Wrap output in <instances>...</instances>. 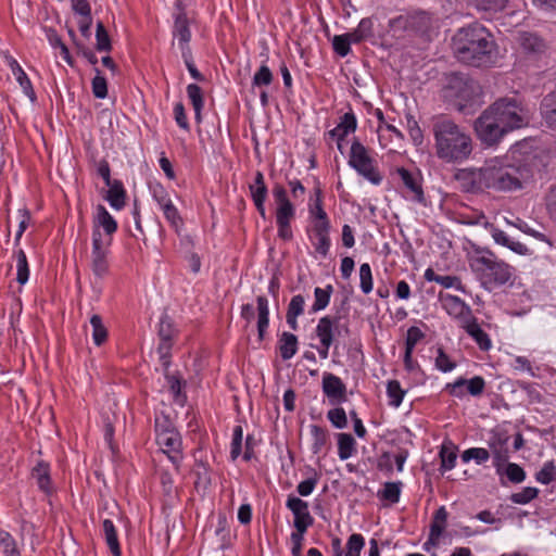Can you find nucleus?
Returning <instances> with one entry per match:
<instances>
[{
	"label": "nucleus",
	"instance_id": "nucleus-1",
	"mask_svg": "<svg viewBox=\"0 0 556 556\" xmlns=\"http://www.w3.org/2000/svg\"><path fill=\"white\" fill-rule=\"evenodd\" d=\"M552 163L548 155H527L523 162L510 163L507 157L488 161L481 168L463 169L456 178L467 191L493 189L503 192L521 190L532 178V166L546 167Z\"/></svg>",
	"mask_w": 556,
	"mask_h": 556
},
{
	"label": "nucleus",
	"instance_id": "nucleus-2",
	"mask_svg": "<svg viewBox=\"0 0 556 556\" xmlns=\"http://www.w3.org/2000/svg\"><path fill=\"white\" fill-rule=\"evenodd\" d=\"M529 112L515 98H500L488 106L475 122L480 139H501L515 129L528 126Z\"/></svg>",
	"mask_w": 556,
	"mask_h": 556
},
{
	"label": "nucleus",
	"instance_id": "nucleus-3",
	"mask_svg": "<svg viewBox=\"0 0 556 556\" xmlns=\"http://www.w3.org/2000/svg\"><path fill=\"white\" fill-rule=\"evenodd\" d=\"M452 49L459 62L477 67L488 66L496 58V43L491 33L477 23L456 31Z\"/></svg>",
	"mask_w": 556,
	"mask_h": 556
},
{
	"label": "nucleus",
	"instance_id": "nucleus-4",
	"mask_svg": "<svg viewBox=\"0 0 556 556\" xmlns=\"http://www.w3.org/2000/svg\"><path fill=\"white\" fill-rule=\"evenodd\" d=\"M470 268L486 290L507 283L514 275V268L490 251L472 257Z\"/></svg>",
	"mask_w": 556,
	"mask_h": 556
},
{
	"label": "nucleus",
	"instance_id": "nucleus-5",
	"mask_svg": "<svg viewBox=\"0 0 556 556\" xmlns=\"http://www.w3.org/2000/svg\"><path fill=\"white\" fill-rule=\"evenodd\" d=\"M444 96L458 111L466 112L481 104L482 88L467 74L453 73L447 77Z\"/></svg>",
	"mask_w": 556,
	"mask_h": 556
},
{
	"label": "nucleus",
	"instance_id": "nucleus-6",
	"mask_svg": "<svg viewBox=\"0 0 556 556\" xmlns=\"http://www.w3.org/2000/svg\"><path fill=\"white\" fill-rule=\"evenodd\" d=\"M155 440L162 453L178 469L182 460L181 437L167 419H156Z\"/></svg>",
	"mask_w": 556,
	"mask_h": 556
},
{
	"label": "nucleus",
	"instance_id": "nucleus-7",
	"mask_svg": "<svg viewBox=\"0 0 556 556\" xmlns=\"http://www.w3.org/2000/svg\"><path fill=\"white\" fill-rule=\"evenodd\" d=\"M273 197L276 203L278 237L285 241H289L293 237L291 222L295 217V206L289 200L287 190L282 186L274 187Z\"/></svg>",
	"mask_w": 556,
	"mask_h": 556
},
{
	"label": "nucleus",
	"instance_id": "nucleus-8",
	"mask_svg": "<svg viewBox=\"0 0 556 556\" xmlns=\"http://www.w3.org/2000/svg\"><path fill=\"white\" fill-rule=\"evenodd\" d=\"M349 164L365 179L372 185H380L382 181L381 175L377 172L374 160L368 154L367 149L359 142L353 141L350 148Z\"/></svg>",
	"mask_w": 556,
	"mask_h": 556
},
{
	"label": "nucleus",
	"instance_id": "nucleus-9",
	"mask_svg": "<svg viewBox=\"0 0 556 556\" xmlns=\"http://www.w3.org/2000/svg\"><path fill=\"white\" fill-rule=\"evenodd\" d=\"M153 201L163 212L165 219L172 227L178 229L182 225V219L177 207L174 205L169 192L161 184H152L149 187Z\"/></svg>",
	"mask_w": 556,
	"mask_h": 556
},
{
	"label": "nucleus",
	"instance_id": "nucleus-10",
	"mask_svg": "<svg viewBox=\"0 0 556 556\" xmlns=\"http://www.w3.org/2000/svg\"><path fill=\"white\" fill-rule=\"evenodd\" d=\"M508 441L509 437L498 431L492 432L488 441L490 457L492 456L493 466L500 477L503 476L504 466L509 458Z\"/></svg>",
	"mask_w": 556,
	"mask_h": 556
},
{
	"label": "nucleus",
	"instance_id": "nucleus-11",
	"mask_svg": "<svg viewBox=\"0 0 556 556\" xmlns=\"http://www.w3.org/2000/svg\"><path fill=\"white\" fill-rule=\"evenodd\" d=\"M440 302L446 314L456 320L459 327H462L475 316L471 307L456 295H452L450 293H441Z\"/></svg>",
	"mask_w": 556,
	"mask_h": 556
},
{
	"label": "nucleus",
	"instance_id": "nucleus-12",
	"mask_svg": "<svg viewBox=\"0 0 556 556\" xmlns=\"http://www.w3.org/2000/svg\"><path fill=\"white\" fill-rule=\"evenodd\" d=\"M108 245L102 240V235L98 230L92 231V250H91V269L98 278H103L109 271L108 263Z\"/></svg>",
	"mask_w": 556,
	"mask_h": 556
},
{
	"label": "nucleus",
	"instance_id": "nucleus-13",
	"mask_svg": "<svg viewBox=\"0 0 556 556\" xmlns=\"http://www.w3.org/2000/svg\"><path fill=\"white\" fill-rule=\"evenodd\" d=\"M336 329L337 319L330 316H324L317 323L315 333L319 340V345L316 346V350L321 359L328 358L329 349L333 343Z\"/></svg>",
	"mask_w": 556,
	"mask_h": 556
},
{
	"label": "nucleus",
	"instance_id": "nucleus-14",
	"mask_svg": "<svg viewBox=\"0 0 556 556\" xmlns=\"http://www.w3.org/2000/svg\"><path fill=\"white\" fill-rule=\"evenodd\" d=\"M471 151V141H437V154L446 162H462Z\"/></svg>",
	"mask_w": 556,
	"mask_h": 556
},
{
	"label": "nucleus",
	"instance_id": "nucleus-15",
	"mask_svg": "<svg viewBox=\"0 0 556 556\" xmlns=\"http://www.w3.org/2000/svg\"><path fill=\"white\" fill-rule=\"evenodd\" d=\"M485 381L480 376H475L471 379L458 378L453 383H447L445 389L450 394L457 399H463L466 394L471 396H479L483 393Z\"/></svg>",
	"mask_w": 556,
	"mask_h": 556
},
{
	"label": "nucleus",
	"instance_id": "nucleus-16",
	"mask_svg": "<svg viewBox=\"0 0 556 556\" xmlns=\"http://www.w3.org/2000/svg\"><path fill=\"white\" fill-rule=\"evenodd\" d=\"M286 506L294 516L293 527L295 530L306 532L307 529L314 523V518L309 513L307 502L296 496H288Z\"/></svg>",
	"mask_w": 556,
	"mask_h": 556
},
{
	"label": "nucleus",
	"instance_id": "nucleus-17",
	"mask_svg": "<svg viewBox=\"0 0 556 556\" xmlns=\"http://www.w3.org/2000/svg\"><path fill=\"white\" fill-rule=\"evenodd\" d=\"M321 389L331 405H340L346 401V387L340 377L324 372Z\"/></svg>",
	"mask_w": 556,
	"mask_h": 556
},
{
	"label": "nucleus",
	"instance_id": "nucleus-18",
	"mask_svg": "<svg viewBox=\"0 0 556 556\" xmlns=\"http://www.w3.org/2000/svg\"><path fill=\"white\" fill-rule=\"evenodd\" d=\"M403 185L405 186L407 193L405 198L417 202L422 203L425 200L424 190L421 187V178L418 174L412 173L404 167H400L396 169Z\"/></svg>",
	"mask_w": 556,
	"mask_h": 556
},
{
	"label": "nucleus",
	"instance_id": "nucleus-19",
	"mask_svg": "<svg viewBox=\"0 0 556 556\" xmlns=\"http://www.w3.org/2000/svg\"><path fill=\"white\" fill-rule=\"evenodd\" d=\"M432 131L435 139H468L460 127L445 116L433 118Z\"/></svg>",
	"mask_w": 556,
	"mask_h": 556
},
{
	"label": "nucleus",
	"instance_id": "nucleus-20",
	"mask_svg": "<svg viewBox=\"0 0 556 556\" xmlns=\"http://www.w3.org/2000/svg\"><path fill=\"white\" fill-rule=\"evenodd\" d=\"M177 7L180 12L175 16L173 35L178 41L180 52L184 53L186 51H191L189 47L191 31L189 28V21L180 7V2L177 3Z\"/></svg>",
	"mask_w": 556,
	"mask_h": 556
},
{
	"label": "nucleus",
	"instance_id": "nucleus-21",
	"mask_svg": "<svg viewBox=\"0 0 556 556\" xmlns=\"http://www.w3.org/2000/svg\"><path fill=\"white\" fill-rule=\"evenodd\" d=\"M490 233L496 244L505 247L518 255L531 254V250L526 244L509 237L504 230L491 226Z\"/></svg>",
	"mask_w": 556,
	"mask_h": 556
},
{
	"label": "nucleus",
	"instance_id": "nucleus-22",
	"mask_svg": "<svg viewBox=\"0 0 556 556\" xmlns=\"http://www.w3.org/2000/svg\"><path fill=\"white\" fill-rule=\"evenodd\" d=\"M250 192L257 212L263 218H266L265 201L267 187L264 181V175L261 172H256L254 182L250 185Z\"/></svg>",
	"mask_w": 556,
	"mask_h": 556
},
{
	"label": "nucleus",
	"instance_id": "nucleus-23",
	"mask_svg": "<svg viewBox=\"0 0 556 556\" xmlns=\"http://www.w3.org/2000/svg\"><path fill=\"white\" fill-rule=\"evenodd\" d=\"M460 328H463L466 333L478 344L480 350L489 351L491 349V339L488 333L480 327L475 316Z\"/></svg>",
	"mask_w": 556,
	"mask_h": 556
},
{
	"label": "nucleus",
	"instance_id": "nucleus-24",
	"mask_svg": "<svg viewBox=\"0 0 556 556\" xmlns=\"http://www.w3.org/2000/svg\"><path fill=\"white\" fill-rule=\"evenodd\" d=\"M100 228L105 235L112 236L117 230V223L103 205H98L93 216V231Z\"/></svg>",
	"mask_w": 556,
	"mask_h": 556
},
{
	"label": "nucleus",
	"instance_id": "nucleus-25",
	"mask_svg": "<svg viewBox=\"0 0 556 556\" xmlns=\"http://www.w3.org/2000/svg\"><path fill=\"white\" fill-rule=\"evenodd\" d=\"M517 40L522 50L529 54H541L546 49L545 41L533 33L521 31Z\"/></svg>",
	"mask_w": 556,
	"mask_h": 556
},
{
	"label": "nucleus",
	"instance_id": "nucleus-26",
	"mask_svg": "<svg viewBox=\"0 0 556 556\" xmlns=\"http://www.w3.org/2000/svg\"><path fill=\"white\" fill-rule=\"evenodd\" d=\"M424 276L427 281H434L445 289H455L466 293V289L457 276L438 275L432 268H427Z\"/></svg>",
	"mask_w": 556,
	"mask_h": 556
},
{
	"label": "nucleus",
	"instance_id": "nucleus-27",
	"mask_svg": "<svg viewBox=\"0 0 556 556\" xmlns=\"http://www.w3.org/2000/svg\"><path fill=\"white\" fill-rule=\"evenodd\" d=\"M356 117L353 112H348L340 116L337 126L330 130V136L334 139H344L356 129Z\"/></svg>",
	"mask_w": 556,
	"mask_h": 556
},
{
	"label": "nucleus",
	"instance_id": "nucleus-28",
	"mask_svg": "<svg viewBox=\"0 0 556 556\" xmlns=\"http://www.w3.org/2000/svg\"><path fill=\"white\" fill-rule=\"evenodd\" d=\"M541 113L546 126L556 130V89L543 98Z\"/></svg>",
	"mask_w": 556,
	"mask_h": 556
},
{
	"label": "nucleus",
	"instance_id": "nucleus-29",
	"mask_svg": "<svg viewBox=\"0 0 556 556\" xmlns=\"http://www.w3.org/2000/svg\"><path fill=\"white\" fill-rule=\"evenodd\" d=\"M431 15L427 11L415 10L405 17V26L416 31H425L431 26Z\"/></svg>",
	"mask_w": 556,
	"mask_h": 556
},
{
	"label": "nucleus",
	"instance_id": "nucleus-30",
	"mask_svg": "<svg viewBox=\"0 0 556 556\" xmlns=\"http://www.w3.org/2000/svg\"><path fill=\"white\" fill-rule=\"evenodd\" d=\"M102 534L105 543L113 556H121V545L118 542L117 530L110 519H103L102 521Z\"/></svg>",
	"mask_w": 556,
	"mask_h": 556
},
{
	"label": "nucleus",
	"instance_id": "nucleus-31",
	"mask_svg": "<svg viewBox=\"0 0 556 556\" xmlns=\"http://www.w3.org/2000/svg\"><path fill=\"white\" fill-rule=\"evenodd\" d=\"M108 186V192L105 195V200L110 203V205L116 210L121 211L125 206V190L121 181L113 180Z\"/></svg>",
	"mask_w": 556,
	"mask_h": 556
},
{
	"label": "nucleus",
	"instance_id": "nucleus-32",
	"mask_svg": "<svg viewBox=\"0 0 556 556\" xmlns=\"http://www.w3.org/2000/svg\"><path fill=\"white\" fill-rule=\"evenodd\" d=\"M447 517L448 514L444 506H441L435 510L429 529V534L432 536V541L437 539L441 540L443 538Z\"/></svg>",
	"mask_w": 556,
	"mask_h": 556
},
{
	"label": "nucleus",
	"instance_id": "nucleus-33",
	"mask_svg": "<svg viewBox=\"0 0 556 556\" xmlns=\"http://www.w3.org/2000/svg\"><path fill=\"white\" fill-rule=\"evenodd\" d=\"M257 332L260 340L264 339L265 332L269 325V306L268 300L261 295L257 296Z\"/></svg>",
	"mask_w": 556,
	"mask_h": 556
},
{
	"label": "nucleus",
	"instance_id": "nucleus-34",
	"mask_svg": "<svg viewBox=\"0 0 556 556\" xmlns=\"http://www.w3.org/2000/svg\"><path fill=\"white\" fill-rule=\"evenodd\" d=\"M338 456L341 460L351 458L356 453V441L350 433H338Z\"/></svg>",
	"mask_w": 556,
	"mask_h": 556
},
{
	"label": "nucleus",
	"instance_id": "nucleus-35",
	"mask_svg": "<svg viewBox=\"0 0 556 556\" xmlns=\"http://www.w3.org/2000/svg\"><path fill=\"white\" fill-rule=\"evenodd\" d=\"M279 351L282 359L292 358L298 352V338L293 333L283 332L279 339Z\"/></svg>",
	"mask_w": 556,
	"mask_h": 556
},
{
	"label": "nucleus",
	"instance_id": "nucleus-36",
	"mask_svg": "<svg viewBox=\"0 0 556 556\" xmlns=\"http://www.w3.org/2000/svg\"><path fill=\"white\" fill-rule=\"evenodd\" d=\"M439 455L441 458L440 469L442 471L452 470L455 467L457 459V448L453 443H443Z\"/></svg>",
	"mask_w": 556,
	"mask_h": 556
},
{
	"label": "nucleus",
	"instance_id": "nucleus-37",
	"mask_svg": "<svg viewBox=\"0 0 556 556\" xmlns=\"http://www.w3.org/2000/svg\"><path fill=\"white\" fill-rule=\"evenodd\" d=\"M332 292L333 288L331 285H328L325 288L316 287L314 290V303L311 311L313 313H317L325 309L329 305Z\"/></svg>",
	"mask_w": 556,
	"mask_h": 556
},
{
	"label": "nucleus",
	"instance_id": "nucleus-38",
	"mask_svg": "<svg viewBox=\"0 0 556 556\" xmlns=\"http://www.w3.org/2000/svg\"><path fill=\"white\" fill-rule=\"evenodd\" d=\"M309 433L312 438L311 450L314 454H319L328 441V432L317 425H311Z\"/></svg>",
	"mask_w": 556,
	"mask_h": 556
},
{
	"label": "nucleus",
	"instance_id": "nucleus-39",
	"mask_svg": "<svg viewBox=\"0 0 556 556\" xmlns=\"http://www.w3.org/2000/svg\"><path fill=\"white\" fill-rule=\"evenodd\" d=\"M406 394V391L401 387V383L397 380H390L387 383V396L388 404L394 408L400 407L403 402V399Z\"/></svg>",
	"mask_w": 556,
	"mask_h": 556
},
{
	"label": "nucleus",
	"instance_id": "nucleus-40",
	"mask_svg": "<svg viewBox=\"0 0 556 556\" xmlns=\"http://www.w3.org/2000/svg\"><path fill=\"white\" fill-rule=\"evenodd\" d=\"M90 326L92 329V340L96 345H101L103 342L106 341L108 338V329L103 324V320L101 316L98 314H93L90 317Z\"/></svg>",
	"mask_w": 556,
	"mask_h": 556
},
{
	"label": "nucleus",
	"instance_id": "nucleus-41",
	"mask_svg": "<svg viewBox=\"0 0 556 556\" xmlns=\"http://www.w3.org/2000/svg\"><path fill=\"white\" fill-rule=\"evenodd\" d=\"M33 478L36 479L39 489L46 493L51 491V482L49 476V466L45 463H38L33 469Z\"/></svg>",
	"mask_w": 556,
	"mask_h": 556
},
{
	"label": "nucleus",
	"instance_id": "nucleus-42",
	"mask_svg": "<svg viewBox=\"0 0 556 556\" xmlns=\"http://www.w3.org/2000/svg\"><path fill=\"white\" fill-rule=\"evenodd\" d=\"M504 220L507 225L519 229L521 232H523L528 236H531V237L535 238L536 240H540L542 242H549L547 237L543 232L534 229L533 227H531L527 222L522 220L521 218H516L515 220H510L509 218L505 217Z\"/></svg>",
	"mask_w": 556,
	"mask_h": 556
},
{
	"label": "nucleus",
	"instance_id": "nucleus-43",
	"mask_svg": "<svg viewBox=\"0 0 556 556\" xmlns=\"http://www.w3.org/2000/svg\"><path fill=\"white\" fill-rule=\"evenodd\" d=\"M16 261V280L21 285H25L29 278V269L26 254L23 250H17L14 254Z\"/></svg>",
	"mask_w": 556,
	"mask_h": 556
},
{
	"label": "nucleus",
	"instance_id": "nucleus-44",
	"mask_svg": "<svg viewBox=\"0 0 556 556\" xmlns=\"http://www.w3.org/2000/svg\"><path fill=\"white\" fill-rule=\"evenodd\" d=\"M7 61L8 65L12 71V74L15 76L16 80L18 81L20 86L24 89V91L28 92V90H31V83L27 77L26 73L21 67V65L17 63V61L12 56H9Z\"/></svg>",
	"mask_w": 556,
	"mask_h": 556
},
{
	"label": "nucleus",
	"instance_id": "nucleus-45",
	"mask_svg": "<svg viewBox=\"0 0 556 556\" xmlns=\"http://www.w3.org/2000/svg\"><path fill=\"white\" fill-rule=\"evenodd\" d=\"M490 458V452L483 447H470L465 450L462 454V460L464 463H469L470 460H475L476 464L482 465L488 462Z\"/></svg>",
	"mask_w": 556,
	"mask_h": 556
},
{
	"label": "nucleus",
	"instance_id": "nucleus-46",
	"mask_svg": "<svg viewBox=\"0 0 556 556\" xmlns=\"http://www.w3.org/2000/svg\"><path fill=\"white\" fill-rule=\"evenodd\" d=\"M187 94L193 106L195 118L199 119L203 108L202 89L195 84H190L187 86Z\"/></svg>",
	"mask_w": 556,
	"mask_h": 556
},
{
	"label": "nucleus",
	"instance_id": "nucleus-47",
	"mask_svg": "<svg viewBox=\"0 0 556 556\" xmlns=\"http://www.w3.org/2000/svg\"><path fill=\"white\" fill-rule=\"evenodd\" d=\"M0 548L4 556H21L14 538L7 531L0 530Z\"/></svg>",
	"mask_w": 556,
	"mask_h": 556
},
{
	"label": "nucleus",
	"instance_id": "nucleus-48",
	"mask_svg": "<svg viewBox=\"0 0 556 556\" xmlns=\"http://www.w3.org/2000/svg\"><path fill=\"white\" fill-rule=\"evenodd\" d=\"M402 491V482H387L383 485V489L380 491V496L383 500L389 501L392 504H395L400 501Z\"/></svg>",
	"mask_w": 556,
	"mask_h": 556
},
{
	"label": "nucleus",
	"instance_id": "nucleus-49",
	"mask_svg": "<svg viewBox=\"0 0 556 556\" xmlns=\"http://www.w3.org/2000/svg\"><path fill=\"white\" fill-rule=\"evenodd\" d=\"M168 388L176 403L184 405L186 396L181 393L182 381L175 375H165Z\"/></svg>",
	"mask_w": 556,
	"mask_h": 556
},
{
	"label": "nucleus",
	"instance_id": "nucleus-50",
	"mask_svg": "<svg viewBox=\"0 0 556 556\" xmlns=\"http://www.w3.org/2000/svg\"><path fill=\"white\" fill-rule=\"evenodd\" d=\"M539 495V490L534 486H526L521 491L513 493L509 497L511 503L526 505Z\"/></svg>",
	"mask_w": 556,
	"mask_h": 556
},
{
	"label": "nucleus",
	"instance_id": "nucleus-51",
	"mask_svg": "<svg viewBox=\"0 0 556 556\" xmlns=\"http://www.w3.org/2000/svg\"><path fill=\"white\" fill-rule=\"evenodd\" d=\"M556 478V465L553 460L543 464L535 473V480L541 484H549Z\"/></svg>",
	"mask_w": 556,
	"mask_h": 556
},
{
	"label": "nucleus",
	"instance_id": "nucleus-52",
	"mask_svg": "<svg viewBox=\"0 0 556 556\" xmlns=\"http://www.w3.org/2000/svg\"><path fill=\"white\" fill-rule=\"evenodd\" d=\"M506 476L507 479L513 483H521L526 480V471L521 466L515 463H506L504 466L503 476Z\"/></svg>",
	"mask_w": 556,
	"mask_h": 556
},
{
	"label": "nucleus",
	"instance_id": "nucleus-53",
	"mask_svg": "<svg viewBox=\"0 0 556 556\" xmlns=\"http://www.w3.org/2000/svg\"><path fill=\"white\" fill-rule=\"evenodd\" d=\"M359 287L363 293L368 294L372 291V274L368 263H364L359 266Z\"/></svg>",
	"mask_w": 556,
	"mask_h": 556
},
{
	"label": "nucleus",
	"instance_id": "nucleus-54",
	"mask_svg": "<svg viewBox=\"0 0 556 556\" xmlns=\"http://www.w3.org/2000/svg\"><path fill=\"white\" fill-rule=\"evenodd\" d=\"M327 418L336 429H344L348 427L346 413L342 407H334L327 412Z\"/></svg>",
	"mask_w": 556,
	"mask_h": 556
},
{
	"label": "nucleus",
	"instance_id": "nucleus-55",
	"mask_svg": "<svg viewBox=\"0 0 556 556\" xmlns=\"http://www.w3.org/2000/svg\"><path fill=\"white\" fill-rule=\"evenodd\" d=\"M311 241H312V244H313L316 253H318L323 257L327 256V254L329 252V248H330L329 233H320V235L312 233Z\"/></svg>",
	"mask_w": 556,
	"mask_h": 556
},
{
	"label": "nucleus",
	"instance_id": "nucleus-56",
	"mask_svg": "<svg viewBox=\"0 0 556 556\" xmlns=\"http://www.w3.org/2000/svg\"><path fill=\"white\" fill-rule=\"evenodd\" d=\"M96 40V49L99 52L111 50V40L102 22L97 24Z\"/></svg>",
	"mask_w": 556,
	"mask_h": 556
},
{
	"label": "nucleus",
	"instance_id": "nucleus-57",
	"mask_svg": "<svg viewBox=\"0 0 556 556\" xmlns=\"http://www.w3.org/2000/svg\"><path fill=\"white\" fill-rule=\"evenodd\" d=\"M312 471H313V475L311 477H308L307 479L301 481L296 486V492L301 496L305 497V496L311 495L314 492L316 485L318 484L319 476L315 470H312Z\"/></svg>",
	"mask_w": 556,
	"mask_h": 556
},
{
	"label": "nucleus",
	"instance_id": "nucleus-58",
	"mask_svg": "<svg viewBox=\"0 0 556 556\" xmlns=\"http://www.w3.org/2000/svg\"><path fill=\"white\" fill-rule=\"evenodd\" d=\"M273 73L269 70V67L265 64H263L258 71L254 74L252 85L253 87H263L268 86L273 81Z\"/></svg>",
	"mask_w": 556,
	"mask_h": 556
},
{
	"label": "nucleus",
	"instance_id": "nucleus-59",
	"mask_svg": "<svg viewBox=\"0 0 556 556\" xmlns=\"http://www.w3.org/2000/svg\"><path fill=\"white\" fill-rule=\"evenodd\" d=\"M365 545V539L362 534H352L346 543L348 551L345 556H361V552Z\"/></svg>",
	"mask_w": 556,
	"mask_h": 556
},
{
	"label": "nucleus",
	"instance_id": "nucleus-60",
	"mask_svg": "<svg viewBox=\"0 0 556 556\" xmlns=\"http://www.w3.org/2000/svg\"><path fill=\"white\" fill-rule=\"evenodd\" d=\"M435 368L442 372H450L456 367V363L442 350L438 349L434 361Z\"/></svg>",
	"mask_w": 556,
	"mask_h": 556
},
{
	"label": "nucleus",
	"instance_id": "nucleus-61",
	"mask_svg": "<svg viewBox=\"0 0 556 556\" xmlns=\"http://www.w3.org/2000/svg\"><path fill=\"white\" fill-rule=\"evenodd\" d=\"M243 440V430L241 426H236L232 431V440L230 445V457L232 460L237 459L241 454Z\"/></svg>",
	"mask_w": 556,
	"mask_h": 556
},
{
	"label": "nucleus",
	"instance_id": "nucleus-62",
	"mask_svg": "<svg viewBox=\"0 0 556 556\" xmlns=\"http://www.w3.org/2000/svg\"><path fill=\"white\" fill-rule=\"evenodd\" d=\"M486 530L482 529H472L468 526L458 525L457 529L450 531L446 535L450 536V539L458 538V539H467L475 535H481L484 534Z\"/></svg>",
	"mask_w": 556,
	"mask_h": 556
},
{
	"label": "nucleus",
	"instance_id": "nucleus-63",
	"mask_svg": "<svg viewBox=\"0 0 556 556\" xmlns=\"http://www.w3.org/2000/svg\"><path fill=\"white\" fill-rule=\"evenodd\" d=\"M97 75L92 79V92L98 99H104L108 96L106 79L101 75L100 71L96 68Z\"/></svg>",
	"mask_w": 556,
	"mask_h": 556
},
{
	"label": "nucleus",
	"instance_id": "nucleus-64",
	"mask_svg": "<svg viewBox=\"0 0 556 556\" xmlns=\"http://www.w3.org/2000/svg\"><path fill=\"white\" fill-rule=\"evenodd\" d=\"M545 206L549 216L556 220V184L551 186L546 192Z\"/></svg>",
	"mask_w": 556,
	"mask_h": 556
}]
</instances>
